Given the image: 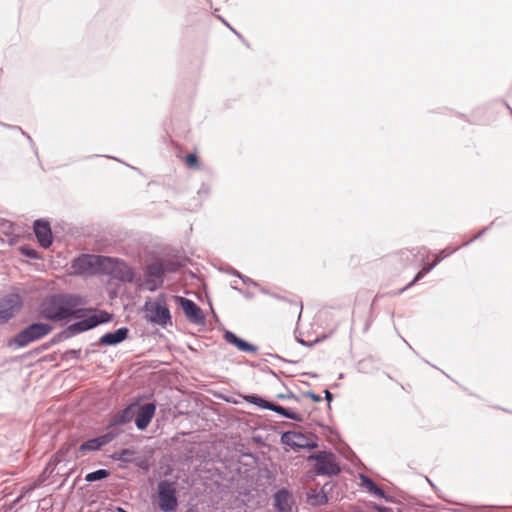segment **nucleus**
I'll list each match as a JSON object with an SVG mask.
<instances>
[{
	"instance_id": "1",
	"label": "nucleus",
	"mask_w": 512,
	"mask_h": 512,
	"mask_svg": "<svg viewBox=\"0 0 512 512\" xmlns=\"http://www.w3.org/2000/svg\"><path fill=\"white\" fill-rule=\"evenodd\" d=\"M84 304L80 295L72 293H55L43 299L40 305L41 316L49 321H69L77 306Z\"/></svg>"
},
{
	"instance_id": "15",
	"label": "nucleus",
	"mask_w": 512,
	"mask_h": 512,
	"mask_svg": "<svg viewBox=\"0 0 512 512\" xmlns=\"http://www.w3.org/2000/svg\"><path fill=\"white\" fill-rule=\"evenodd\" d=\"M33 230L41 247L49 248L52 245L53 237L49 221L45 219L35 220Z\"/></svg>"
},
{
	"instance_id": "54",
	"label": "nucleus",
	"mask_w": 512,
	"mask_h": 512,
	"mask_svg": "<svg viewBox=\"0 0 512 512\" xmlns=\"http://www.w3.org/2000/svg\"><path fill=\"white\" fill-rule=\"evenodd\" d=\"M232 288H233V289H235V290H237L238 292L242 293V290H241V289H239V288H237L236 286L232 285Z\"/></svg>"
},
{
	"instance_id": "47",
	"label": "nucleus",
	"mask_w": 512,
	"mask_h": 512,
	"mask_svg": "<svg viewBox=\"0 0 512 512\" xmlns=\"http://www.w3.org/2000/svg\"><path fill=\"white\" fill-rule=\"evenodd\" d=\"M34 489V486H30L28 488H26V491L24 493H22L16 500L15 502H19L21 501V499L25 496L26 493L28 492H31L32 490Z\"/></svg>"
},
{
	"instance_id": "6",
	"label": "nucleus",
	"mask_w": 512,
	"mask_h": 512,
	"mask_svg": "<svg viewBox=\"0 0 512 512\" xmlns=\"http://www.w3.org/2000/svg\"><path fill=\"white\" fill-rule=\"evenodd\" d=\"M308 461H314L313 471L317 476L335 477L341 473V468L332 451H319L308 456Z\"/></svg>"
},
{
	"instance_id": "13",
	"label": "nucleus",
	"mask_w": 512,
	"mask_h": 512,
	"mask_svg": "<svg viewBox=\"0 0 512 512\" xmlns=\"http://www.w3.org/2000/svg\"><path fill=\"white\" fill-rule=\"evenodd\" d=\"M156 408L157 405L155 402H146L144 404L138 402L134 416L135 426L138 430L143 431L149 426L155 415Z\"/></svg>"
},
{
	"instance_id": "45",
	"label": "nucleus",
	"mask_w": 512,
	"mask_h": 512,
	"mask_svg": "<svg viewBox=\"0 0 512 512\" xmlns=\"http://www.w3.org/2000/svg\"><path fill=\"white\" fill-rule=\"evenodd\" d=\"M319 339H316L314 342H306L304 341L303 339H299L298 342L303 345V346H306V347H312L314 345V343L318 342Z\"/></svg>"
},
{
	"instance_id": "53",
	"label": "nucleus",
	"mask_w": 512,
	"mask_h": 512,
	"mask_svg": "<svg viewBox=\"0 0 512 512\" xmlns=\"http://www.w3.org/2000/svg\"><path fill=\"white\" fill-rule=\"evenodd\" d=\"M260 292H261V293H263V294H265V295H270V294H271V293H270L268 290H266L265 288H260Z\"/></svg>"
},
{
	"instance_id": "17",
	"label": "nucleus",
	"mask_w": 512,
	"mask_h": 512,
	"mask_svg": "<svg viewBox=\"0 0 512 512\" xmlns=\"http://www.w3.org/2000/svg\"><path fill=\"white\" fill-rule=\"evenodd\" d=\"M129 336V329L127 327H120L112 332L103 334L98 342L92 343L91 346L98 344L102 346H116L125 341Z\"/></svg>"
},
{
	"instance_id": "24",
	"label": "nucleus",
	"mask_w": 512,
	"mask_h": 512,
	"mask_svg": "<svg viewBox=\"0 0 512 512\" xmlns=\"http://www.w3.org/2000/svg\"><path fill=\"white\" fill-rule=\"evenodd\" d=\"M0 126H2L4 128H7L9 130L18 131L22 135H24L27 138V140H28V142L30 144V147L34 151L35 156L38 157V150H37V148L35 146V143H34L32 137L27 132H25L20 126L7 124V123L1 122V121H0Z\"/></svg>"
},
{
	"instance_id": "26",
	"label": "nucleus",
	"mask_w": 512,
	"mask_h": 512,
	"mask_svg": "<svg viewBox=\"0 0 512 512\" xmlns=\"http://www.w3.org/2000/svg\"><path fill=\"white\" fill-rule=\"evenodd\" d=\"M434 269V265H425L422 270H420L416 275L415 277L413 278V280L408 283L404 288H402L399 293H402L404 292L405 290L409 289L410 287H412L415 283H417L418 281H420L427 273H429L430 271H432Z\"/></svg>"
},
{
	"instance_id": "40",
	"label": "nucleus",
	"mask_w": 512,
	"mask_h": 512,
	"mask_svg": "<svg viewBox=\"0 0 512 512\" xmlns=\"http://www.w3.org/2000/svg\"><path fill=\"white\" fill-rule=\"evenodd\" d=\"M239 279H241V280H242V282H243L244 284H246V285H253V286H255V287H258V286H259V284H258L256 281H254L253 279H251V278H249V277H247V276H245V275H243V274H242V275H239Z\"/></svg>"
},
{
	"instance_id": "23",
	"label": "nucleus",
	"mask_w": 512,
	"mask_h": 512,
	"mask_svg": "<svg viewBox=\"0 0 512 512\" xmlns=\"http://www.w3.org/2000/svg\"><path fill=\"white\" fill-rule=\"evenodd\" d=\"M110 476V471L107 469H98L93 472L87 473L85 475V481L88 483H93L96 481H101Z\"/></svg>"
},
{
	"instance_id": "36",
	"label": "nucleus",
	"mask_w": 512,
	"mask_h": 512,
	"mask_svg": "<svg viewBox=\"0 0 512 512\" xmlns=\"http://www.w3.org/2000/svg\"><path fill=\"white\" fill-rule=\"evenodd\" d=\"M0 227L3 229V232L9 236L12 233L14 224L8 220H1Z\"/></svg>"
},
{
	"instance_id": "18",
	"label": "nucleus",
	"mask_w": 512,
	"mask_h": 512,
	"mask_svg": "<svg viewBox=\"0 0 512 512\" xmlns=\"http://www.w3.org/2000/svg\"><path fill=\"white\" fill-rule=\"evenodd\" d=\"M224 340L228 344L235 346L239 351L242 352L255 353L258 350V347L256 345L251 344L246 340L240 338L232 331H225Z\"/></svg>"
},
{
	"instance_id": "21",
	"label": "nucleus",
	"mask_w": 512,
	"mask_h": 512,
	"mask_svg": "<svg viewBox=\"0 0 512 512\" xmlns=\"http://www.w3.org/2000/svg\"><path fill=\"white\" fill-rule=\"evenodd\" d=\"M272 409H270V411H273L279 415H281L282 417H285L287 419H290V420H293V421H296V422H302L303 421V416L299 413H296L294 411H292L291 409L289 408H286L284 406H281L277 403H274L272 402V405H271Z\"/></svg>"
},
{
	"instance_id": "28",
	"label": "nucleus",
	"mask_w": 512,
	"mask_h": 512,
	"mask_svg": "<svg viewBox=\"0 0 512 512\" xmlns=\"http://www.w3.org/2000/svg\"><path fill=\"white\" fill-rule=\"evenodd\" d=\"M360 484L363 488H365L370 494L373 493L378 487V485L367 475L360 474L359 476Z\"/></svg>"
},
{
	"instance_id": "19",
	"label": "nucleus",
	"mask_w": 512,
	"mask_h": 512,
	"mask_svg": "<svg viewBox=\"0 0 512 512\" xmlns=\"http://www.w3.org/2000/svg\"><path fill=\"white\" fill-rule=\"evenodd\" d=\"M329 482L325 483L320 492L315 489H310L307 492V502L312 506L324 505L328 502V496L326 493Z\"/></svg>"
},
{
	"instance_id": "2",
	"label": "nucleus",
	"mask_w": 512,
	"mask_h": 512,
	"mask_svg": "<svg viewBox=\"0 0 512 512\" xmlns=\"http://www.w3.org/2000/svg\"><path fill=\"white\" fill-rule=\"evenodd\" d=\"M71 319H75L76 321L69 324V331L73 332L74 336H76L92 330L101 324L110 322L112 314L104 310L97 311L92 308L77 306Z\"/></svg>"
},
{
	"instance_id": "10",
	"label": "nucleus",
	"mask_w": 512,
	"mask_h": 512,
	"mask_svg": "<svg viewBox=\"0 0 512 512\" xmlns=\"http://www.w3.org/2000/svg\"><path fill=\"white\" fill-rule=\"evenodd\" d=\"M138 407V400L130 403L124 409L114 413L107 426V431H119V435L123 432L122 427L129 424L135 416V409Z\"/></svg>"
},
{
	"instance_id": "7",
	"label": "nucleus",
	"mask_w": 512,
	"mask_h": 512,
	"mask_svg": "<svg viewBox=\"0 0 512 512\" xmlns=\"http://www.w3.org/2000/svg\"><path fill=\"white\" fill-rule=\"evenodd\" d=\"M157 507L161 512H175L179 506L176 483L167 479L157 484Z\"/></svg>"
},
{
	"instance_id": "5",
	"label": "nucleus",
	"mask_w": 512,
	"mask_h": 512,
	"mask_svg": "<svg viewBox=\"0 0 512 512\" xmlns=\"http://www.w3.org/2000/svg\"><path fill=\"white\" fill-rule=\"evenodd\" d=\"M100 274L124 283H131L135 278V272L131 266L120 258L110 256L103 257Z\"/></svg>"
},
{
	"instance_id": "12",
	"label": "nucleus",
	"mask_w": 512,
	"mask_h": 512,
	"mask_svg": "<svg viewBox=\"0 0 512 512\" xmlns=\"http://www.w3.org/2000/svg\"><path fill=\"white\" fill-rule=\"evenodd\" d=\"M175 302L182 308L188 321L195 325H204L205 316L203 310L191 299L183 296H175Z\"/></svg>"
},
{
	"instance_id": "34",
	"label": "nucleus",
	"mask_w": 512,
	"mask_h": 512,
	"mask_svg": "<svg viewBox=\"0 0 512 512\" xmlns=\"http://www.w3.org/2000/svg\"><path fill=\"white\" fill-rule=\"evenodd\" d=\"M372 494L381 499H384L386 502H393V497L386 494L384 492V490L379 486L377 487V489L375 491H373Z\"/></svg>"
},
{
	"instance_id": "9",
	"label": "nucleus",
	"mask_w": 512,
	"mask_h": 512,
	"mask_svg": "<svg viewBox=\"0 0 512 512\" xmlns=\"http://www.w3.org/2000/svg\"><path fill=\"white\" fill-rule=\"evenodd\" d=\"M119 436V431H107L106 433L84 441L76 450L75 457L79 458L91 452H97L105 445Z\"/></svg>"
},
{
	"instance_id": "14",
	"label": "nucleus",
	"mask_w": 512,
	"mask_h": 512,
	"mask_svg": "<svg viewBox=\"0 0 512 512\" xmlns=\"http://www.w3.org/2000/svg\"><path fill=\"white\" fill-rule=\"evenodd\" d=\"M145 281L151 286L149 289L154 291L161 287L164 283V268L163 261H156L146 266L145 269Z\"/></svg>"
},
{
	"instance_id": "4",
	"label": "nucleus",
	"mask_w": 512,
	"mask_h": 512,
	"mask_svg": "<svg viewBox=\"0 0 512 512\" xmlns=\"http://www.w3.org/2000/svg\"><path fill=\"white\" fill-rule=\"evenodd\" d=\"M143 312L146 321L153 325H158L164 329L172 325L171 313L163 297L145 301Z\"/></svg>"
},
{
	"instance_id": "11",
	"label": "nucleus",
	"mask_w": 512,
	"mask_h": 512,
	"mask_svg": "<svg viewBox=\"0 0 512 512\" xmlns=\"http://www.w3.org/2000/svg\"><path fill=\"white\" fill-rule=\"evenodd\" d=\"M22 298L15 293L6 295L0 299V324L7 323L22 308Z\"/></svg>"
},
{
	"instance_id": "41",
	"label": "nucleus",
	"mask_w": 512,
	"mask_h": 512,
	"mask_svg": "<svg viewBox=\"0 0 512 512\" xmlns=\"http://www.w3.org/2000/svg\"><path fill=\"white\" fill-rule=\"evenodd\" d=\"M277 398L278 399H281V400H286V399H297V397L295 396V394H293L292 392H289L287 394H278L277 395Z\"/></svg>"
},
{
	"instance_id": "51",
	"label": "nucleus",
	"mask_w": 512,
	"mask_h": 512,
	"mask_svg": "<svg viewBox=\"0 0 512 512\" xmlns=\"http://www.w3.org/2000/svg\"><path fill=\"white\" fill-rule=\"evenodd\" d=\"M71 448V444L69 443H65L59 450V452H62V453H65L67 451H69V449Z\"/></svg>"
},
{
	"instance_id": "57",
	"label": "nucleus",
	"mask_w": 512,
	"mask_h": 512,
	"mask_svg": "<svg viewBox=\"0 0 512 512\" xmlns=\"http://www.w3.org/2000/svg\"><path fill=\"white\" fill-rule=\"evenodd\" d=\"M344 377V374L343 373H340L339 374V379H342Z\"/></svg>"
},
{
	"instance_id": "35",
	"label": "nucleus",
	"mask_w": 512,
	"mask_h": 512,
	"mask_svg": "<svg viewBox=\"0 0 512 512\" xmlns=\"http://www.w3.org/2000/svg\"><path fill=\"white\" fill-rule=\"evenodd\" d=\"M211 192V187L209 184L207 183H202L200 188L198 189L197 191V194L201 197V198H207L209 196Z\"/></svg>"
},
{
	"instance_id": "52",
	"label": "nucleus",
	"mask_w": 512,
	"mask_h": 512,
	"mask_svg": "<svg viewBox=\"0 0 512 512\" xmlns=\"http://www.w3.org/2000/svg\"><path fill=\"white\" fill-rule=\"evenodd\" d=\"M270 296H271V297H274L275 299H278V300H283V301L285 300V298H284V297L279 296V295L274 294V293H271V294H270Z\"/></svg>"
},
{
	"instance_id": "27",
	"label": "nucleus",
	"mask_w": 512,
	"mask_h": 512,
	"mask_svg": "<svg viewBox=\"0 0 512 512\" xmlns=\"http://www.w3.org/2000/svg\"><path fill=\"white\" fill-rule=\"evenodd\" d=\"M459 249H460V247H455L453 249L445 248V249L441 250L438 254L435 255L434 261L432 263H430L429 265H434V268H435L442 260H444L446 257L450 256L454 252L458 251Z\"/></svg>"
},
{
	"instance_id": "44",
	"label": "nucleus",
	"mask_w": 512,
	"mask_h": 512,
	"mask_svg": "<svg viewBox=\"0 0 512 512\" xmlns=\"http://www.w3.org/2000/svg\"><path fill=\"white\" fill-rule=\"evenodd\" d=\"M262 372L266 373V374H270V375H273L274 377H277V374L275 371H273L270 367L268 366H265L263 367L262 369Z\"/></svg>"
},
{
	"instance_id": "46",
	"label": "nucleus",
	"mask_w": 512,
	"mask_h": 512,
	"mask_svg": "<svg viewBox=\"0 0 512 512\" xmlns=\"http://www.w3.org/2000/svg\"><path fill=\"white\" fill-rule=\"evenodd\" d=\"M319 339H316L314 342H306L304 341L303 339H299L298 342L303 345V346H306V347H312L314 345V343L318 342Z\"/></svg>"
},
{
	"instance_id": "30",
	"label": "nucleus",
	"mask_w": 512,
	"mask_h": 512,
	"mask_svg": "<svg viewBox=\"0 0 512 512\" xmlns=\"http://www.w3.org/2000/svg\"><path fill=\"white\" fill-rule=\"evenodd\" d=\"M181 265L175 261L163 262L164 275L166 273H175L180 269Z\"/></svg>"
},
{
	"instance_id": "50",
	"label": "nucleus",
	"mask_w": 512,
	"mask_h": 512,
	"mask_svg": "<svg viewBox=\"0 0 512 512\" xmlns=\"http://www.w3.org/2000/svg\"><path fill=\"white\" fill-rule=\"evenodd\" d=\"M219 19L227 26L229 27L239 38H241L242 36L236 31L234 30L226 21L225 19H223L222 17H219Z\"/></svg>"
},
{
	"instance_id": "38",
	"label": "nucleus",
	"mask_w": 512,
	"mask_h": 512,
	"mask_svg": "<svg viewBox=\"0 0 512 512\" xmlns=\"http://www.w3.org/2000/svg\"><path fill=\"white\" fill-rule=\"evenodd\" d=\"M304 397H307V398H310L312 401L316 402V403H319L322 401V398L320 395L318 394H315L314 392L312 391H307L304 393Z\"/></svg>"
},
{
	"instance_id": "8",
	"label": "nucleus",
	"mask_w": 512,
	"mask_h": 512,
	"mask_svg": "<svg viewBox=\"0 0 512 512\" xmlns=\"http://www.w3.org/2000/svg\"><path fill=\"white\" fill-rule=\"evenodd\" d=\"M104 255L81 254L71 263V268L76 275H85L101 272Z\"/></svg>"
},
{
	"instance_id": "33",
	"label": "nucleus",
	"mask_w": 512,
	"mask_h": 512,
	"mask_svg": "<svg viewBox=\"0 0 512 512\" xmlns=\"http://www.w3.org/2000/svg\"><path fill=\"white\" fill-rule=\"evenodd\" d=\"M63 356L67 360L68 359L80 360L81 359V349H69V350L65 351Z\"/></svg>"
},
{
	"instance_id": "32",
	"label": "nucleus",
	"mask_w": 512,
	"mask_h": 512,
	"mask_svg": "<svg viewBox=\"0 0 512 512\" xmlns=\"http://www.w3.org/2000/svg\"><path fill=\"white\" fill-rule=\"evenodd\" d=\"M292 444L296 449L312 450V449H316L318 447L317 441H308L307 440L305 443L297 442L296 444L295 443H292Z\"/></svg>"
},
{
	"instance_id": "49",
	"label": "nucleus",
	"mask_w": 512,
	"mask_h": 512,
	"mask_svg": "<svg viewBox=\"0 0 512 512\" xmlns=\"http://www.w3.org/2000/svg\"><path fill=\"white\" fill-rule=\"evenodd\" d=\"M270 356L273 357V358L279 359L281 361H284V362L296 363V361L286 360V359H284L283 357H281V356H279L277 354H270Z\"/></svg>"
},
{
	"instance_id": "37",
	"label": "nucleus",
	"mask_w": 512,
	"mask_h": 512,
	"mask_svg": "<svg viewBox=\"0 0 512 512\" xmlns=\"http://www.w3.org/2000/svg\"><path fill=\"white\" fill-rule=\"evenodd\" d=\"M186 164L188 167H198L199 165V160H198V157L196 154H188L186 156Z\"/></svg>"
},
{
	"instance_id": "16",
	"label": "nucleus",
	"mask_w": 512,
	"mask_h": 512,
	"mask_svg": "<svg viewBox=\"0 0 512 512\" xmlns=\"http://www.w3.org/2000/svg\"><path fill=\"white\" fill-rule=\"evenodd\" d=\"M295 499L292 492L282 487L273 496V506L278 512H292Z\"/></svg>"
},
{
	"instance_id": "55",
	"label": "nucleus",
	"mask_w": 512,
	"mask_h": 512,
	"mask_svg": "<svg viewBox=\"0 0 512 512\" xmlns=\"http://www.w3.org/2000/svg\"><path fill=\"white\" fill-rule=\"evenodd\" d=\"M308 375H309V376H311V377H316V376H317V375H316V374H314V373H308Z\"/></svg>"
},
{
	"instance_id": "48",
	"label": "nucleus",
	"mask_w": 512,
	"mask_h": 512,
	"mask_svg": "<svg viewBox=\"0 0 512 512\" xmlns=\"http://www.w3.org/2000/svg\"><path fill=\"white\" fill-rule=\"evenodd\" d=\"M227 272L233 276H236L239 278V275H242L239 271H237L236 269L230 267Z\"/></svg>"
},
{
	"instance_id": "42",
	"label": "nucleus",
	"mask_w": 512,
	"mask_h": 512,
	"mask_svg": "<svg viewBox=\"0 0 512 512\" xmlns=\"http://www.w3.org/2000/svg\"><path fill=\"white\" fill-rule=\"evenodd\" d=\"M324 395H325L324 398H325V400L328 403V407L330 408L331 407L330 404H331V402L333 400V394L329 390L325 389L324 390Z\"/></svg>"
},
{
	"instance_id": "25",
	"label": "nucleus",
	"mask_w": 512,
	"mask_h": 512,
	"mask_svg": "<svg viewBox=\"0 0 512 512\" xmlns=\"http://www.w3.org/2000/svg\"><path fill=\"white\" fill-rule=\"evenodd\" d=\"M134 454H135V451L133 449L124 448V449H121L120 451L114 452L111 457H112V459L120 461V462L130 463V462H132L131 456H133Z\"/></svg>"
},
{
	"instance_id": "39",
	"label": "nucleus",
	"mask_w": 512,
	"mask_h": 512,
	"mask_svg": "<svg viewBox=\"0 0 512 512\" xmlns=\"http://www.w3.org/2000/svg\"><path fill=\"white\" fill-rule=\"evenodd\" d=\"M489 227H485L483 228L481 231L478 232V234H476L473 238H471L469 241H467L466 243H464V246H468L470 245L472 242H474L475 240L479 239L480 237H482L487 231H488Z\"/></svg>"
},
{
	"instance_id": "56",
	"label": "nucleus",
	"mask_w": 512,
	"mask_h": 512,
	"mask_svg": "<svg viewBox=\"0 0 512 512\" xmlns=\"http://www.w3.org/2000/svg\"><path fill=\"white\" fill-rule=\"evenodd\" d=\"M245 297H247V298H251L252 296H251L249 293H246V294H245Z\"/></svg>"
},
{
	"instance_id": "20",
	"label": "nucleus",
	"mask_w": 512,
	"mask_h": 512,
	"mask_svg": "<svg viewBox=\"0 0 512 512\" xmlns=\"http://www.w3.org/2000/svg\"><path fill=\"white\" fill-rule=\"evenodd\" d=\"M280 441L283 445H287L292 449L297 450L292 443L302 442L305 443L307 441L306 435L301 432L295 431H285L281 434Z\"/></svg>"
},
{
	"instance_id": "58",
	"label": "nucleus",
	"mask_w": 512,
	"mask_h": 512,
	"mask_svg": "<svg viewBox=\"0 0 512 512\" xmlns=\"http://www.w3.org/2000/svg\"><path fill=\"white\" fill-rule=\"evenodd\" d=\"M107 157H108V158H110V159H115V160H117V161H118V159H117V158H115V157H113V156H107Z\"/></svg>"
},
{
	"instance_id": "22",
	"label": "nucleus",
	"mask_w": 512,
	"mask_h": 512,
	"mask_svg": "<svg viewBox=\"0 0 512 512\" xmlns=\"http://www.w3.org/2000/svg\"><path fill=\"white\" fill-rule=\"evenodd\" d=\"M243 399L250 404L256 405L259 408L270 410L272 409V402L265 400L258 394H246L242 396Z\"/></svg>"
},
{
	"instance_id": "3",
	"label": "nucleus",
	"mask_w": 512,
	"mask_h": 512,
	"mask_svg": "<svg viewBox=\"0 0 512 512\" xmlns=\"http://www.w3.org/2000/svg\"><path fill=\"white\" fill-rule=\"evenodd\" d=\"M52 331V326L44 322H33L8 340V347L12 349L24 348Z\"/></svg>"
},
{
	"instance_id": "29",
	"label": "nucleus",
	"mask_w": 512,
	"mask_h": 512,
	"mask_svg": "<svg viewBox=\"0 0 512 512\" xmlns=\"http://www.w3.org/2000/svg\"><path fill=\"white\" fill-rule=\"evenodd\" d=\"M73 332L69 331V325L61 332L55 334L53 338L51 339V344L59 343L65 339L73 337Z\"/></svg>"
},
{
	"instance_id": "43",
	"label": "nucleus",
	"mask_w": 512,
	"mask_h": 512,
	"mask_svg": "<svg viewBox=\"0 0 512 512\" xmlns=\"http://www.w3.org/2000/svg\"><path fill=\"white\" fill-rule=\"evenodd\" d=\"M375 509H376L378 512H392V509H391V508L386 507V506H382V505H375Z\"/></svg>"
},
{
	"instance_id": "31",
	"label": "nucleus",
	"mask_w": 512,
	"mask_h": 512,
	"mask_svg": "<svg viewBox=\"0 0 512 512\" xmlns=\"http://www.w3.org/2000/svg\"><path fill=\"white\" fill-rule=\"evenodd\" d=\"M20 252L30 259H38L39 258L38 252L35 249H33L27 245L21 246Z\"/></svg>"
}]
</instances>
